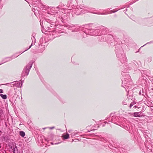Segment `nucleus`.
I'll return each instance as SVG.
<instances>
[{
    "instance_id": "obj_8",
    "label": "nucleus",
    "mask_w": 153,
    "mask_h": 153,
    "mask_svg": "<svg viewBox=\"0 0 153 153\" xmlns=\"http://www.w3.org/2000/svg\"><path fill=\"white\" fill-rule=\"evenodd\" d=\"M31 38L32 40V42L31 43V45L30 46V47H29V48L27 49L26 50H25L23 52H22L21 53H23L25 51L27 50L28 49H30L31 47V46L33 45V40L34 39V40H35V42H36V39H35V37H34V36H32V37H31Z\"/></svg>"
},
{
    "instance_id": "obj_35",
    "label": "nucleus",
    "mask_w": 153,
    "mask_h": 153,
    "mask_svg": "<svg viewBox=\"0 0 153 153\" xmlns=\"http://www.w3.org/2000/svg\"><path fill=\"white\" fill-rule=\"evenodd\" d=\"M72 131V130H70L68 131V132H70V131Z\"/></svg>"
},
{
    "instance_id": "obj_9",
    "label": "nucleus",
    "mask_w": 153,
    "mask_h": 153,
    "mask_svg": "<svg viewBox=\"0 0 153 153\" xmlns=\"http://www.w3.org/2000/svg\"><path fill=\"white\" fill-rule=\"evenodd\" d=\"M79 133V132H77L76 131H75L73 132H72L71 134V137H72L76 136L77 134H78Z\"/></svg>"
},
{
    "instance_id": "obj_40",
    "label": "nucleus",
    "mask_w": 153,
    "mask_h": 153,
    "mask_svg": "<svg viewBox=\"0 0 153 153\" xmlns=\"http://www.w3.org/2000/svg\"><path fill=\"white\" fill-rule=\"evenodd\" d=\"M58 143L57 144H58ZM57 144V143H55V144Z\"/></svg>"
},
{
    "instance_id": "obj_13",
    "label": "nucleus",
    "mask_w": 153,
    "mask_h": 153,
    "mask_svg": "<svg viewBox=\"0 0 153 153\" xmlns=\"http://www.w3.org/2000/svg\"><path fill=\"white\" fill-rule=\"evenodd\" d=\"M0 96L3 98V99H6L7 98V95L5 94H0Z\"/></svg>"
},
{
    "instance_id": "obj_24",
    "label": "nucleus",
    "mask_w": 153,
    "mask_h": 153,
    "mask_svg": "<svg viewBox=\"0 0 153 153\" xmlns=\"http://www.w3.org/2000/svg\"><path fill=\"white\" fill-rule=\"evenodd\" d=\"M94 14H101V13H100L99 12V13H93Z\"/></svg>"
},
{
    "instance_id": "obj_7",
    "label": "nucleus",
    "mask_w": 153,
    "mask_h": 153,
    "mask_svg": "<svg viewBox=\"0 0 153 153\" xmlns=\"http://www.w3.org/2000/svg\"><path fill=\"white\" fill-rule=\"evenodd\" d=\"M99 30L97 29V30H95L94 32H91L89 31L88 32V34L89 35L94 36H97L99 35V33H98V32L99 31Z\"/></svg>"
},
{
    "instance_id": "obj_23",
    "label": "nucleus",
    "mask_w": 153,
    "mask_h": 153,
    "mask_svg": "<svg viewBox=\"0 0 153 153\" xmlns=\"http://www.w3.org/2000/svg\"><path fill=\"white\" fill-rule=\"evenodd\" d=\"M109 14V13H101L100 14V15H105L107 14Z\"/></svg>"
},
{
    "instance_id": "obj_16",
    "label": "nucleus",
    "mask_w": 153,
    "mask_h": 153,
    "mask_svg": "<svg viewBox=\"0 0 153 153\" xmlns=\"http://www.w3.org/2000/svg\"><path fill=\"white\" fill-rule=\"evenodd\" d=\"M135 102H133L130 104V108H131V107L134 104H135Z\"/></svg>"
},
{
    "instance_id": "obj_14",
    "label": "nucleus",
    "mask_w": 153,
    "mask_h": 153,
    "mask_svg": "<svg viewBox=\"0 0 153 153\" xmlns=\"http://www.w3.org/2000/svg\"><path fill=\"white\" fill-rule=\"evenodd\" d=\"M64 139H68L69 138V134L68 133H67L66 135L62 136Z\"/></svg>"
},
{
    "instance_id": "obj_41",
    "label": "nucleus",
    "mask_w": 153,
    "mask_h": 153,
    "mask_svg": "<svg viewBox=\"0 0 153 153\" xmlns=\"http://www.w3.org/2000/svg\"><path fill=\"white\" fill-rule=\"evenodd\" d=\"M1 132V131L0 130V133Z\"/></svg>"
},
{
    "instance_id": "obj_37",
    "label": "nucleus",
    "mask_w": 153,
    "mask_h": 153,
    "mask_svg": "<svg viewBox=\"0 0 153 153\" xmlns=\"http://www.w3.org/2000/svg\"><path fill=\"white\" fill-rule=\"evenodd\" d=\"M45 128H43V129H45Z\"/></svg>"
},
{
    "instance_id": "obj_31",
    "label": "nucleus",
    "mask_w": 153,
    "mask_h": 153,
    "mask_svg": "<svg viewBox=\"0 0 153 153\" xmlns=\"http://www.w3.org/2000/svg\"><path fill=\"white\" fill-rule=\"evenodd\" d=\"M54 128V127H52L50 128L51 129H52L53 128Z\"/></svg>"
},
{
    "instance_id": "obj_4",
    "label": "nucleus",
    "mask_w": 153,
    "mask_h": 153,
    "mask_svg": "<svg viewBox=\"0 0 153 153\" xmlns=\"http://www.w3.org/2000/svg\"><path fill=\"white\" fill-rule=\"evenodd\" d=\"M32 66V63H29L24 68L21 74L22 77L27 76Z\"/></svg>"
},
{
    "instance_id": "obj_10",
    "label": "nucleus",
    "mask_w": 153,
    "mask_h": 153,
    "mask_svg": "<svg viewBox=\"0 0 153 153\" xmlns=\"http://www.w3.org/2000/svg\"><path fill=\"white\" fill-rule=\"evenodd\" d=\"M47 22L49 23V24L50 25V26L51 27H52V26H51V25H54L55 22H52L51 21V20L50 19H48L47 21Z\"/></svg>"
},
{
    "instance_id": "obj_36",
    "label": "nucleus",
    "mask_w": 153,
    "mask_h": 153,
    "mask_svg": "<svg viewBox=\"0 0 153 153\" xmlns=\"http://www.w3.org/2000/svg\"><path fill=\"white\" fill-rule=\"evenodd\" d=\"M72 26H73L70 25V27H72Z\"/></svg>"
},
{
    "instance_id": "obj_2",
    "label": "nucleus",
    "mask_w": 153,
    "mask_h": 153,
    "mask_svg": "<svg viewBox=\"0 0 153 153\" xmlns=\"http://www.w3.org/2000/svg\"><path fill=\"white\" fill-rule=\"evenodd\" d=\"M116 53L117 56L119 58L121 63H124L126 62L127 60L126 57L121 48H120L119 50H116Z\"/></svg>"
},
{
    "instance_id": "obj_28",
    "label": "nucleus",
    "mask_w": 153,
    "mask_h": 153,
    "mask_svg": "<svg viewBox=\"0 0 153 153\" xmlns=\"http://www.w3.org/2000/svg\"><path fill=\"white\" fill-rule=\"evenodd\" d=\"M2 112V110L0 108V114H1Z\"/></svg>"
},
{
    "instance_id": "obj_22",
    "label": "nucleus",
    "mask_w": 153,
    "mask_h": 153,
    "mask_svg": "<svg viewBox=\"0 0 153 153\" xmlns=\"http://www.w3.org/2000/svg\"><path fill=\"white\" fill-rule=\"evenodd\" d=\"M4 92H3V90L1 89H0V93H3Z\"/></svg>"
},
{
    "instance_id": "obj_32",
    "label": "nucleus",
    "mask_w": 153,
    "mask_h": 153,
    "mask_svg": "<svg viewBox=\"0 0 153 153\" xmlns=\"http://www.w3.org/2000/svg\"><path fill=\"white\" fill-rule=\"evenodd\" d=\"M139 0H135L134 1V3L136 1H138Z\"/></svg>"
},
{
    "instance_id": "obj_27",
    "label": "nucleus",
    "mask_w": 153,
    "mask_h": 153,
    "mask_svg": "<svg viewBox=\"0 0 153 153\" xmlns=\"http://www.w3.org/2000/svg\"><path fill=\"white\" fill-rule=\"evenodd\" d=\"M152 42H148V43H146V44H145L144 45H143V46H144V45H146L147 44L150 43H152Z\"/></svg>"
},
{
    "instance_id": "obj_5",
    "label": "nucleus",
    "mask_w": 153,
    "mask_h": 153,
    "mask_svg": "<svg viewBox=\"0 0 153 153\" xmlns=\"http://www.w3.org/2000/svg\"><path fill=\"white\" fill-rule=\"evenodd\" d=\"M23 82L24 80L21 81H16L11 82V86L12 87H16L17 88L21 87Z\"/></svg>"
},
{
    "instance_id": "obj_20",
    "label": "nucleus",
    "mask_w": 153,
    "mask_h": 153,
    "mask_svg": "<svg viewBox=\"0 0 153 153\" xmlns=\"http://www.w3.org/2000/svg\"><path fill=\"white\" fill-rule=\"evenodd\" d=\"M77 9V8H75V9H74V13H75V14H76V12H77V11H78V10L77 9Z\"/></svg>"
},
{
    "instance_id": "obj_34",
    "label": "nucleus",
    "mask_w": 153,
    "mask_h": 153,
    "mask_svg": "<svg viewBox=\"0 0 153 153\" xmlns=\"http://www.w3.org/2000/svg\"><path fill=\"white\" fill-rule=\"evenodd\" d=\"M76 31L75 30H72V32H75V31Z\"/></svg>"
},
{
    "instance_id": "obj_6",
    "label": "nucleus",
    "mask_w": 153,
    "mask_h": 153,
    "mask_svg": "<svg viewBox=\"0 0 153 153\" xmlns=\"http://www.w3.org/2000/svg\"><path fill=\"white\" fill-rule=\"evenodd\" d=\"M18 55L15 56V55L12 56L10 57H7L3 59L2 60V63L0 64V65L5 63L6 62H7L9 61L12 60V59L15 58L17 57Z\"/></svg>"
},
{
    "instance_id": "obj_3",
    "label": "nucleus",
    "mask_w": 153,
    "mask_h": 153,
    "mask_svg": "<svg viewBox=\"0 0 153 153\" xmlns=\"http://www.w3.org/2000/svg\"><path fill=\"white\" fill-rule=\"evenodd\" d=\"M88 8L85 7L83 4L77 5V9L78 11L76 12L77 15H79L81 13H84L87 12Z\"/></svg>"
},
{
    "instance_id": "obj_11",
    "label": "nucleus",
    "mask_w": 153,
    "mask_h": 153,
    "mask_svg": "<svg viewBox=\"0 0 153 153\" xmlns=\"http://www.w3.org/2000/svg\"><path fill=\"white\" fill-rule=\"evenodd\" d=\"M134 116L135 117H140V115L139 114V112H136L134 113Z\"/></svg>"
},
{
    "instance_id": "obj_18",
    "label": "nucleus",
    "mask_w": 153,
    "mask_h": 153,
    "mask_svg": "<svg viewBox=\"0 0 153 153\" xmlns=\"http://www.w3.org/2000/svg\"><path fill=\"white\" fill-rule=\"evenodd\" d=\"M11 83H7L5 84L4 85H7L8 86H11Z\"/></svg>"
},
{
    "instance_id": "obj_33",
    "label": "nucleus",
    "mask_w": 153,
    "mask_h": 153,
    "mask_svg": "<svg viewBox=\"0 0 153 153\" xmlns=\"http://www.w3.org/2000/svg\"><path fill=\"white\" fill-rule=\"evenodd\" d=\"M136 107H137V106H136V105H135V106H134V108H136Z\"/></svg>"
},
{
    "instance_id": "obj_25",
    "label": "nucleus",
    "mask_w": 153,
    "mask_h": 153,
    "mask_svg": "<svg viewBox=\"0 0 153 153\" xmlns=\"http://www.w3.org/2000/svg\"><path fill=\"white\" fill-rule=\"evenodd\" d=\"M41 143H44V141L43 140H41Z\"/></svg>"
},
{
    "instance_id": "obj_15",
    "label": "nucleus",
    "mask_w": 153,
    "mask_h": 153,
    "mask_svg": "<svg viewBox=\"0 0 153 153\" xmlns=\"http://www.w3.org/2000/svg\"><path fill=\"white\" fill-rule=\"evenodd\" d=\"M139 94L140 95H143V89H142V90H140L139 92Z\"/></svg>"
},
{
    "instance_id": "obj_19",
    "label": "nucleus",
    "mask_w": 153,
    "mask_h": 153,
    "mask_svg": "<svg viewBox=\"0 0 153 153\" xmlns=\"http://www.w3.org/2000/svg\"><path fill=\"white\" fill-rule=\"evenodd\" d=\"M74 27H76L75 29H78L79 28V26L77 25L76 26H74Z\"/></svg>"
},
{
    "instance_id": "obj_12",
    "label": "nucleus",
    "mask_w": 153,
    "mask_h": 153,
    "mask_svg": "<svg viewBox=\"0 0 153 153\" xmlns=\"http://www.w3.org/2000/svg\"><path fill=\"white\" fill-rule=\"evenodd\" d=\"M19 134L22 137H24L25 135V133L24 132L21 131L19 132Z\"/></svg>"
},
{
    "instance_id": "obj_38",
    "label": "nucleus",
    "mask_w": 153,
    "mask_h": 153,
    "mask_svg": "<svg viewBox=\"0 0 153 153\" xmlns=\"http://www.w3.org/2000/svg\"><path fill=\"white\" fill-rule=\"evenodd\" d=\"M126 104L125 103H124V105H126Z\"/></svg>"
},
{
    "instance_id": "obj_26",
    "label": "nucleus",
    "mask_w": 153,
    "mask_h": 153,
    "mask_svg": "<svg viewBox=\"0 0 153 153\" xmlns=\"http://www.w3.org/2000/svg\"><path fill=\"white\" fill-rule=\"evenodd\" d=\"M47 29L48 30H50L51 29L50 28V27H49L48 26V27H47Z\"/></svg>"
},
{
    "instance_id": "obj_1",
    "label": "nucleus",
    "mask_w": 153,
    "mask_h": 153,
    "mask_svg": "<svg viewBox=\"0 0 153 153\" xmlns=\"http://www.w3.org/2000/svg\"><path fill=\"white\" fill-rule=\"evenodd\" d=\"M123 77H122V86L125 88L129 87V85L131 84V79L129 74L123 72L122 73Z\"/></svg>"
},
{
    "instance_id": "obj_30",
    "label": "nucleus",
    "mask_w": 153,
    "mask_h": 153,
    "mask_svg": "<svg viewBox=\"0 0 153 153\" xmlns=\"http://www.w3.org/2000/svg\"><path fill=\"white\" fill-rule=\"evenodd\" d=\"M44 140L45 141H47L48 142V141L47 140V139H46V138H44Z\"/></svg>"
},
{
    "instance_id": "obj_39",
    "label": "nucleus",
    "mask_w": 153,
    "mask_h": 153,
    "mask_svg": "<svg viewBox=\"0 0 153 153\" xmlns=\"http://www.w3.org/2000/svg\"><path fill=\"white\" fill-rule=\"evenodd\" d=\"M126 104L125 103H124V105H126Z\"/></svg>"
},
{
    "instance_id": "obj_17",
    "label": "nucleus",
    "mask_w": 153,
    "mask_h": 153,
    "mask_svg": "<svg viewBox=\"0 0 153 153\" xmlns=\"http://www.w3.org/2000/svg\"><path fill=\"white\" fill-rule=\"evenodd\" d=\"M118 10H117L115 11H113V10H111L110 11V13H114L116 12H117Z\"/></svg>"
},
{
    "instance_id": "obj_29",
    "label": "nucleus",
    "mask_w": 153,
    "mask_h": 153,
    "mask_svg": "<svg viewBox=\"0 0 153 153\" xmlns=\"http://www.w3.org/2000/svg\"><path fill=\"white\" fill-rule=\"evenodd\" d=\"M16 148L17 149L16 147L15 148H14V150H13V152L14 153H15V149Z\"/></svg>"
},
{
    "instance_id": "obj_21",
    "label": "nucleus",
    "mask_w": 153,
    "mask_h": 153,
    "mask_svg": "<svg viewBox=\"0 0 153 153\" xmlns=\"http://www.w3.org/2000/svg\"><path fill=\"white\" fill-rule=\"evenodd\" d=\"M45 50L44 47L42 48V50L40 52H42Z\"/></svg>"
}]
</instances>
